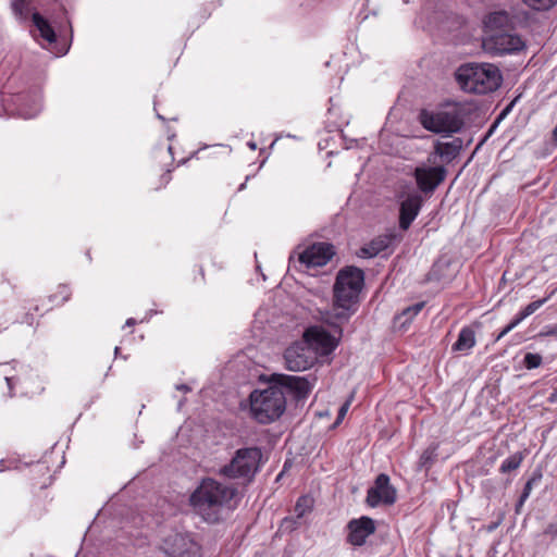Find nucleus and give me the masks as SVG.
I'll use <instances>...</instances> for the list:
<instances>
[{"label": "nucleus", "mask_w": 557, "mask_h": 557, "mask_svg": "<svg viewBox=\"0 0 557 557\" xmlns=\"http://www.w3.org/2000/svg\"><path fill=\"white\" fill-rule=\"evenodd\" d=\"M237 494L238 488L234 484L205 478L191 493L189 503L203 521L214 524L222 519L224 509L231 508V503Z\"/></svg>", "instance_id": "1"}, {"label": "nucleus", "mask_w": 557, "mask_h": 557, "mask_svg": "<svg viewBox=\"0 0 557 557\" xmlns=\"http://www.w3.org/2000/svg\"><path fill=\"white\" fill-rule=\"evenodd\" d=\"M364 284V273L357 267H345L339 270L333 287V318L341 322H347L357 311L359 294Z\"/></svg>", "instance_id": "2"}, {"label": "nucleus", "mask_w": 557, "mask_h": 557, "mask_svg": "<svg viewBox=\"0 0 557 557\" xmlns=\"http://www.w3.org/2000/svg\"><path fill=\"white\" fill-rule=\"evenodd\" d=\"M456 79L465 91L485 95L502 85L503 75L492 63H467L458 67Z\"/></svg>", "instance_id": "3"}, {"label": "nucleus", "mask_w": 557, "mask_h": 557, "mask_svg": "<svg viewBox=\"0 0 557 557\" xmlns=\"http://www.w3.org/2000/svg\"><path fill=\"white\" fill-rule=\"evenodd\" d=\"M249 400L251 416L261 424L274 422L286 409V395L276 383L264 389H255Z\"/></svg>", "instance_id": "4"}, {"label": "nucleus", "mask_w": 557, "mask_h": 557, "mask_svg": "<svg viewBox=\"0 0 557 557\" xmlns=\"http://www.w3.org/2000/svg\"><path fill=\"white\" fill-rule=\"evenodd\" d=\"M330 341L326 332L318 329H309L304 334V339L292 344L284 352L286 368L290 371H305L317 361V352L311 343L325 345Z\"/></svg>", "instance_id": "5"}, {"label": "nucleus", "mask_w": 557, "mask_h": 557, "mask_svg": "<svg viewBox=\"0 0 557 557\" xmlns=\"http://www.w3.org/2000/svg\"><path fill=\"white\" fill-rule=\"evenodd\" d=\"M262 457V450L257 446L239 448L230 462L220 468L219 474L225 479L238 480L247 485L260 471Z\"/></svg>", "instance_id": "6"}, {"label": "nucleus", "mask_w": 557, "mask_h": 557, "mask_svg": "<svg viewBox=\"0 0 557 557\" xmlns=\"http://www.w3.org/2000/svg\"><path fill=\"white\" fill-rule=\"evenodd\" d=\"M421 125L433 133H457L463 126V120L456 111H429L419 113Z\"/></svg>", "instance_id": "7"}, {"label": "nucleus", "mask_w": 557, "mask_h": 557, "mask_svg": "<svg viewBox=\"0 0 557 557\" xmlns=\"http://www.w3.org/2000/svg\"><path fill=\"white\" fill-rule=\"evenodd\" d=\"M162 549L168 557H202L201 545L190 533H175L164 539Z\"/></svg>", "instance_id": "8"}, {"label": "nucleus", "mask_w": 557, "mask_h": 557, "mask_svg": "<svg viewBox=\"0 0 557 557\" xmlns=\"http://www.w3.org/2000/svg\"><path fill=\"white\" fill-rule=\"evenodd\" d=\"M447 173L444 164L430 165L429 163L418 165L413 171V177L418 189L422 194L431 196L445 181Z\"/></svg>", "instance_id": "9"}, {"label": "nucleus", "mask_w": 557, "mask_h": 557, "mask_svg": "<svg viewBox=\"0 0 557 557\" xmlns=\"http://www.w3.org/2000/svg\"><path fill=\"white\" fill-rule=\"evenodd\" d=\"M272 381L278 387L286 388L287 392L297 400L306 399L315 385L317 376L308 374L306 376L273 374Z\"/></svg>", "instance_id": "10"}, {"label": "nucleus", "mask_w": 557, "mask_h": 557, "mask_svg": "<svg viewBox=\"0 0 557 557\" xmlns=\"http://www.w3.org/2000/svg\"><path fill=\"white\" fill-rule=\"evenodd\" d=\"M525 44L517 34L510 30L491 34L484 40V48L492 54L504 55L510 54L524 49Z\"/></svg>", "instance_id": "11"}, {"label": "nucleus", "mask_w": 557, "mask_h": 557, "mask_svg": "<svg viewBox=\"0 0 557 557\" xmlns=\"http://www.w3.org/2000/svg\"><path fill=\"white\" fill-rule=\"evenodd\" d=\"M396 498V488L391 485L389 476L381 473L376 476L374 485L368 490L366 503L368 506L375 508L380 504L393 505Z\"/></svg>", "instance_id": "12"}, {"label": "nucleus", "mask_w": 557, "mask_h": 557, "mask_svg": "<svg viewBox=\"0 0 557 557\" xmlns=\"http://www.w3.org/2000/svg\"><path fill=\"white\" fill-rule=\"evenodd\" d=\"M347 543L352 546H362L366 544L367 539L375 533V521L368 517L362 516L358 519H351L347 523Z\"/></svg>", "instance_id": "13"}, {"label": "nucleus", "mask_w": 557, "mask_h": 557, "mask_svg": "<svg viewBox=\"0 0 557 557\" xmlns=\"http://www.w3.org/2000/svg\"><path fill=\"white\" fill-rule=\"evenodd\" d=\"M334 246L327 243H318L306 248L299 255L300 263L307 268H315L325 265L334 256Z\"/></svg>", "instance_id": "14"}, {"label": "nucleus", "mask_w": 557, "mask_h": 557, "mask_svg": "<svg viewBox=\"0 0 557 557\" xmlns=\"http://www.w3.org/2000/svg\"><path fill=\"white\" fill-rule=\"evenodd\" d=\"M462 146L463 141L459 137H454L449 141L437 140L434 144L433 151L428 157V162L434 164L435 159L440 158L443 164H449L459 156Z\"/></svg>", "instance_id": "15"}, {"label": "nucleus", "mask_w": 557, "mask_h": 557, "mask_svg": "<svg viewBox=\"0 0 557 557\" xmlns=\"http://www.w3.org/2000/svg\"><path fill=\"white\" fill-rule=\"evenodd\" d=\"M423 199L419 194H411L401 201L399 209V227L407 231L419 214Z\"/></svg>", "instance_id": "16"}, {"label": "nucleus", "mask_w": 557, "mask_h": 557, "mask_svg": "<svg viewBox=\"0 0 557 557\" xmlns=\"http://www.w3.org/2000/svg\"><path fill=\"white\" fill-rule=\"evenodd\" d=\"M484 27L492 34L511 30L513 17L505 10L494 11L484 17Z\"/></svg>", "instance_id": "17"}, {"label": "nucleus", "mask_w": 557, "mask_h": 557, "mask_svg": "<svg viewBox=\"0 0 557 557\" xmlns=\"http://www.w3.org/2000/svg\"><path fill=\"white\" fill-rule=\"evenodd\" d=\"M401 239V236L396 234L395 232H392L389 234H386L384 236H380L375 239H373L369 245L362 247L360 249V257L363 258H373L377 256L383 250L387 249L389 246H392L395 242H399Z\"/></svg>", "instance_id": "18"}, {"label": "nucleus", "mask_w": 557, "mask_h": 557, "mask_svg": "<svg viewBox=\"0 0 557 557\" xmlns=\"http://www.w3.org/2000/svg\"><path fill=\"white\" fill-rule=\"evenodd\" d=\"M312 509V499L308 496H300L295 505L294 511L296 513V520L294 518H285L282 522V527L285 529L294 530L299 525L297 520L304 518Z\"/></svg>", "instance_id": "19"}, {"label": "nucleus", "mask_w": 557, "mask_h": 557, "mask_svg": "<svg viewBox=\"0 0 557 557\" xmlns=\"http://www.w3.org/2000/svg\"><path fill=\"white\" fill-rule=\"evenodd\" d=\"M475 345V333L469 327L465 326L460 330L455 344L453 345L454 351H468Z\"/></svg>", "instance_id": "20"}, {"label": "nucleus", "mask_w": 557, "mask_h": 557, "mask_svg": "<svg viewBox=\"0 0 557 557\" xmlns=\"http://www.w3.org/2000/svg\"><path fill=\"white\" fill-rule=\"evenodd\" d=\"M32 20L44 39L50 44L55 41L57 35L45 17H42L38 12H35L32 15Z\"/></svg>", "instance_id": "21"}, {"label": "nucleus", "mask_w": 557, "mask_h": 557, "mask_svg": "<svg viewBox=\"0 0 557 557\" xmlns=\"http://www.w3.org/2000/svg\"><path fill=\"white\" fill-rule=\"evenodd\" d=\"M32 0H11L12 10L20 20L26 21L30 13Z\"/></svg>", "instance_id": "22"}, {"label": "nucleus", "mask_w": 557, "mask_h": 557, "mask_svg": "<svg viewBox=\"0 0 557 557\" xmlns=\"http://www.w3.org/2000/svg\"><path fill=\"white\" fill-rule=\"evenodd\" d=\"M523 460L522 453H515L513 455L506 458L499 467L502 473H508L517 470Z\"/></svg>", "instance_id": "23"}, {"label": "nucleus", "mask_w": 557, "mask_h": 557, "mask_svg": "<svg viewBox=\"0 0 557 557\" xmlns=\"http://www.w3.org/2000/svg\"><path fill=\"white\" fill-rule=\"evenodd\" d=\"M542 479V472L541 471H535L532 476L527 481L524 487H523V491L520 495V498H519V502H518V505L517 507H520L524 504V502L528 499V497L530 496V493L533 488V486L535 484H537Z\"/></svg>", "instance_id": "24"}, {"label": "nucleus", "mask_w": 557, "mask_h": 557, "mask_svg": "<svg viewBox=\"0 0 557 557\" xmlns=\"http://www.w3.org/2000/svg\"><path fill=\"white\" fill-rule=\"evenodd\" d=\"M436 446H430L424 449L419 459V467L429 470L436 459Z\"/></svg>", "instance_id": "25"}, {"label": "nucleus", "mask_w": 557, "mask_h": 557, "mask_svg": "<svg viewBox=\"0 0 557 557\" xmlns=\"http://www.w3.org/2000/svg\"><path fill=\"white\" fill-rule=\"evenodd\" d=\"M522 2L533 10L545 11L553 8L557 0H522Z\"/></svg>", "instance_id": "26"}, {"label": "nucleus", "mask_w": 557, "mask_h": 557, "mask_svg": "<svg viewBox=\"0 0 557 557\" xmlns=\"http://www.w3.org/2000/svg\"><path fill=\"white\" fill-rule=\"evenodd\" d=\"M546 300H547L546 298H543V299H539V300L530 302L523 310H521L517 314V318L520 319V321L522 322L525 318H528L529 315L534 313L537 309H540L545 304Z\"/></svg>", "instance_id": "27"}, {"label": "nucleus", "mask_w": 557, "mask_h": 557, "mask_svg": "<svg viewBox=\"0 0 557 557\" xmlns=\"http://www.w3.org/2000/svg\"><path fill=\"white\" fill-rule=\"evenodd\" d=\"M424 305L425 304L423 301H420V302H417L412 306L405 308L401 311L399 318H405L404 323L409 322L414 315H417L423 309Z\"/></svg>", "instance_id": "28"}, {"label": "nucleus", "mask_w": 557, "mask_h": 557, "mask_svg": "<svg viewBox=\"0 0 557 557\" xmlns=\"http://www.w3.org/2000/svg\"><path fill=\"white\" fill-rule=\"evenodd\" d=\"M542 356L539 354L528 352L523 358V364L527 369H536L542 364Z\"/></svg>", "instance_id": "29"}, {"label": "nucleus", "mask_w": 557, "mask_h": 557, "mask_svg": "<svg viewBox=\"0 0 557 557\" xmlns=\"http://www.w3.org/2000/svg\"><path fill=\"white\" fill-rule=\"evenodd\" d=\"M520 319H518L517 317L508 324L506 325L503 331L508 334L510 331H512L519 323H520Z\"/></svg>", "instance_id": "30"}, {"label": "nucleus", "mask_w": 557, "mask_h": 557, "mask_svg": "<svg viewBox=\"0 0 557 557\" xmlns=\"http://www.w3.org/2000/svg\"><path fill=\"white\" fill-rule=\"evenodd\" d=\"M349 407V401L345 403L338 410V417L337 420H341L346 414Z\"/></svg>", "instance_id": "31"}, {"label": "nucleus", "mask_w": 557, "mask_h": 557, "mask_svg": "<svg viewBox=\"0 0 557 557\" xmlns=\"http://www.w3.org/2000/svg\"><path fill=\"white\" fill-rule=\"evenodd\" d=\"M545 534H548V535H552V536H556L557 535V524H549L545 529Z\"/></svg>", "instance_id": "32"}, {"label": "nucleus", "mask_w": 557, "mask_h": 557, "mask_svg": "<svg viewBox=\"0 0 557 557\" xmlns=\"http://www.w3.org/2000/svg\"><path fill=\"white\" fill-rule=\"evenodd\" d=\"M39 110H40V107L38 104H36V107L34 108L33 112H29V113L28 112H22V115L24 117L29 119V117L35 116L39 112Z\"/></svg>", "instance_id": "33"}, {"label": "nucleus", "mask_w": 557, "mask_h": 557, "mask_svg": "<svg viewBox=\"0 0 557 557\" xmlns=\"http://www.w3.org/2000/svg\"><path fill=\"white\" fill-rule=\"evenodd\" d=\"M548 403L556 404L557 403V389H555L548 397Z\"/></svg>", "instance_id": "34"}, {"label": "nucleus", "mask_w": 557, "mask_h": 557, "mask_svg": "<svg viewBox=\"0 0 557 557\" xmlns=\"http://www.w3.org/2000/svg\"><path fill=\"white\" fill-rule=\"evenodd\" d=\"M176 388H177L178 391L184 392V393H187V392H189V391H190L189 386H187L186 384L177 385V386H176Z\"/></svg>", "instance_id": "35"}, {"label": "nucleus", "mask_w": 557, "mask_h": 557, "mask_svg": "<svg viewBox=\"0 0 557 557\" xmlns=\"http://www.w3.org/2000/svg\"><path fill=\"white\" fill-rule=\"evenodd\" d=\"M14 380L15 379L13 376H5V381H7L8 386H9L10 389H12Z\"/></svg>", "instance_id": "36"}, {"label": "nucleus", "mask_w": 557, "mask_h": 557, "mask_svg": "<svg viewBox=\"0 0 557 557\" xmlns=\"http://www.w3.org/2000/svg\"><path fill=\"white\" fill-rule=\"evenodd\" d=\"M135 324H136V320L133 318L127 319L126 323H125L126 326H133Z\"/></svg>", "instance_id": "37"}, {"label": "nucleus", "mask_w": 557, "mask_h": 557, "mask_svg": "<svg viewBox=\"0 0 557 557\" xmlns=\"http://www.w3.org/2000/svg\"><path fill=\"white\" fill-rule=\"evenodd\" d=\"M62 293H65V296L63 297V300H67L69 299V290H67V287L66 286H63L62 287Z\"/></svg>", "instance_id": "38"}, {"label": "nucleus", "mask_w": 557, "mask_h": 557, "mask_svg": "<svg viewBox=\"0 0 557 557\" xmlns=\"http://www.w3.org/2000/svg\"><path fill=\"white\" fill-rule=\"evenodd\" d=\"M553 140L557 145V125L553 129Z\"/></svg>", "instance_id": "39"}, {"label": "nucleus", "mask_w": 557, "mask_h": 557, "mask_svg": "<svg viewBox=\"0 0 557 557\" xmlns=\"http://www.w3.org/2000/svg\"><path fill=\"white\" fill-rule=\"evenodd\" d=\"M506 335V333L502 330V332L497 335L496 341H499Z\"/></svg>", "instance_id": "40"}, {"label": "nucleus", "mask_w": 557, "mask_h": 557, "mask_svg": "<svg viewBox=\"0 0 557 557\" xmlns=\"http://www.w3.org/2000/svg\"><path fill=\"white\" fill-rule=\"evenodd\" d=\"M497 525H498L497 523H494V524L490 525L488 527V531L495 530L497 528Z\"/></svg>", "instance_id": "41"}, {"label": "nucleus", "mask_w": 557, "mask_h": 557, "mask_svg": "<svg viewBox=\"0 0 557 557\" xmlns=\"http://www.w3.org/2000/svg\"><path fill=\"white\" fill-rule=\"evenodd\" d=\"M249 147H250L251 149H256V144H255V143H249Z\"/></svg>", "instance_id": "42"}, {"label": "nucleus", "mask_w": 557, "mask_h": 557, "mask_svg": "<svg viewBox=\"0 0 557 557\" xmlns=\"http://www.w3.org/2000/svg\"><path fill=\"white\" fill-rule=\"evenodd\" d=\"M552 334H557V326L552 331Z\"/></svg>", "instance_id": "43"}, {"label": "nucleus", "mask_w": 557, "mask_h": 557, "mask_svg": "<svg viewBox=\"0 0 557 557\" xmlns=\"http://www.w3.org/2000/svg\"><path fill=\"white\" fill-rule=\"evenodd\" d=\"M494 127H496V123L493 124L492 128L490 129V133H492V131L494 129Z\"/></svg>", "instance_id": "44"}]
</instances>
